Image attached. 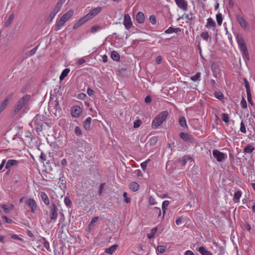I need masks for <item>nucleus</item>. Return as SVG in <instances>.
Listing matches in <instances>:
<instances>
[{"mask_svg": "<svg viewBox=\"0 0 255 255\" xmlns=\"http://www.w3.org/2000/svg\"><path fill=\"white\" fill-rule=\"evenodd\" d=\"M71 151L73 153H87L90 151L92 148L89 143L80 139L75 140L74 143L69 144Z\"/></svg>", "mask_w": 255, "mask_h": 255, "instance_id": "1", "label": "nucleus"}, {"mask_svg": "<svg viewBox=\"0 0 255 255\" xmlns=\"http://www.w3.org/2000/svg\"><path fill=\"white\" fill-rule=\"evenodd\" d=\"M237 42L238 44L239 47L241 51L243 52V56L245 58L249 61L250 60V56L247 49V46L246 42L242 36L239 33H236L235 34Z\"/></svg>", "mask_w": 255, "mask_h": 255, "instance_id": "2", "label": "nucleus"}, {"mask_svg": "<svg viewBox=\"0 0 255 255\" xmlns=\"http://www.w3.org/2000/svg\"><path fill=\"white\" fill-rule=\"evenodd\" d=\"M168 115V112L167 111H164L160 113L152 121L151 127L154 129L157 128L160 126L166 119Z\"/></svg>", "mask_w": 255, "mask_h": 255, "instance_id": "3", "label": "nucleus"}, {"mask_svg": "<svg viewBox=\"0 0 255 255\" xmlns=\"http://www.w3.org/2000/svg\"><path fill=\"white\" fill-rule=\"evenodd\" d=\"M32 122L35 125L36 132L39 134L43 129V122L41 119V116L37 114L32 120Z\"/></svg>", "mask_w": 255, "mask_h": 255, "instance_id": "4", "label": "nucleus"}, {"mask_svg": "<svg viewBox=\"0 0 255 255\" xmlns=\"http://www.w3.org/2000/svg\"><path fill=\"white\" fill-rule=\"evenodd\" d=\"M58 208L54 203H52L50 206V218L52 220H55L57 218Z\"/></svg>", "mask_w": 255, "mask_h": 255, "instance_id": "5", "label": "nucleus"}, {"mask_svg": "<svg viewBox=\"0 0 255 255\" xmlns=\"http://www.w3.org/2000/svg\"><path fill=\"white\" fill-rule=\"evenodd\" d=\"M24 202L30 208L31 213H34L37 209V204L34 200L32 198H28L25 200Z\"/></svg>", "mask_w": 255, "mask_h": 255, "instance_id": "6", "label": "nucleus"}, {"mask_svg": "<svg viewBox=\"0 0 255 255\" xmlns=\"http://www.w3.org/2000/svg\"><path fill=\"white\" fill-rule=\"evenodd\" d=\"M213 156L216 160L220 162H223L225 159V154L217 149L213 151Z\"/></svg>", "mask_w": 255, "mask_h": 255, "instance_id": "7", "label": "nucleus"}, {"mask_svg": "<svg viewBox=\"0 0 255 255\" xmlns=\"http://www.w3.org/2000/svg\"><path fill=\"white\" fill-rule=\"evenodd\" d=\"M179 137L180 138L186 142L190 143H194L195 142L194 138L188 133L181 132L179 133Z\"/></svg>", "mask_w": 255, "mask_h": 255, "instance_id": "8", "label": "nucleus"}, {"mask_svg": "<svg viewBox=\"0 0 255 255\" xmlns=\"http://www.w3.org/2000/svg\"><path fill=\"white\" fill-rule=\"evenodd\" d=\"M82 112V109L79 106H73L71 109V115L73 117H79Z\"/></svg>", "mask_w": 255, "mask_h": 255, "instance_id": "9", "label": "nucleus"}, {"mask_svg": "<svg viewBox=\"0 0 255 255\" xmlns=\"http://www.w3.org/2000/svg\"><path fill=\"white\" fill-rule=\"evenodd\" d=\"M236 17L240 25L243 29H246L248 27V23L243 16L237 14H236Z\"/></svg>", "mask_w": 255, "mask_h": 255, "instance_id": "10", "label": "nucleus"}, {"mask_svg": "<svg viewBox=\"0 0 255 255\" xmlns=\"http://www.w3.org/2000/svg\"><path fill=\"white\" fill-rule=\"evenodd\" d=\"M124 24L127 29H129L132 26V22L128 14L124 15Z\"/></svg>", "mask_w": 255, "mask_h": 255, "instance_id": "11", "label": "nucleus"}, {"mask_svg": "<svg viewBox=\"0 0 255 255\" xmlns=\"http://www.w3.org/2000/svg\"><path fill=\"white\" fill-rule=\"evenodd\" d=\"M177 6L182 10L185 11L188 9V4L185 0H175Z\"/></svg>", "mask_w": 255, "mask_h": 255, "instance_id": "12", "label": "nucleus"}, {"mask_svg": "<svg viewBox=\"0 0 255 255\" xmlns=\"http://www.w3.org/2000/svg\"><path fill=\"white\" fill-rule=\"evenodd\" d=\"M18 163V161L16 160L9 159L7 161L5 167L6 169H8L12 167L17 166Z\"/></svg>", "mask_w": 255, "mask_h": 255, "instance_id": "13", "label": "nucleus"}, {"mask_svg": "<svg viewBox=\"0 0 255 255\" xmlns=\"http://www.w3.org/2000/svg\"><path fill=\"white\" fill-rule=\"evenodd\" d=\"M12 96V94L8 95L3 101H2L0 106L4 110L6 108L7 106L8 105L10 100H11Z\"/></svg>", "mask_w": 255, "mask_h": 255, "instance_id": "14", "label": "nucleus"}, {"mask_svg": "<svg viewBox=\"0 0 255 255\" xmlns=\"http://www.w3.org/2000/svg\"><path fill=\"white\" fill-rule=\"evenodd\" d=\"M119 246L118 245H114L109 248L105 249V253L109 255H112L118 249Z\"/></svg>", "mask_w": 255, "mask_h": 255, "instance_id": "15", "label": "nucleus"}, {"mask_svg": "<svg viewBox=\"0 0 255 255\" xmlns=\"http://www.w3.org/2000/svg\"><path fill=\"white\" fill-rule=\"evenodd\" d=\"M144 15L142 12H138L136 15V20L138 23H143L144 22Z\"/></svg>", "mask_w": 255, "mask_h": 255, "instance_id": "16", "label": "nucleus"}, {"mask_svg": "<svg viewBox=\"0 0 255 255\" xmlns=\"http://www.w3.org/2000/svg\"><path fill=\"white\" fill-rule=\"evenodd\" d=\"M74 11L72 9H70L66 13L64 14L61 18L63 19L65 22L68 21L70 18L73 15Z\"/></svg>", "mask_w": 255, "mask_h": 255, "instance_id": "17", "label": "nucleus"}, {"mask_svg": "<svg viewBox=\"0 0 255 255\" xmlns=\"http://www.w3.org/2000/svg\"><path fill=\"white\" fill-rule=\"evenodd\" d=\"M216 26L215 21L211 17L207 19V22L205 25V27L207 28H210L211 27L215 28Z\"/></svg>", "mask_w": 255, "mask_h": 255, "instance_id": "18", "label": "nucleus"}, {"mask_svg": "<svg viewBox=\"0 0 255 255\" xmlns=\"http://www.w3.org/2000/svg\"><path fill=\"white\" fill-rule=\"evenodd\" d=\"M92 121L91 117H88L83 122V127L86 130L90 129V125Z\"/></svg>", "mask_w": 255, "mask_h": 255, "instance_id": "19", "label": "nucleus"}, {"mask_svg": "<svg viewBox=\"0 0 255 255\" xmlns=\"http://www.w3.org/2000/svg\"><path fill=\"white\" fill-rule=\"evenodd\" d=\"M40 197L43 201V202L45 203L46 205H49L50 204V201L48 197L47 196V194L43 192H41L40 193Z\"/></svg>", "mask_w": 255, "mask_h": 255, "instance_id": "20", "label": "nucleus"}, {"mask_svg": "<svg viewBox=\"0 0 255 255\" xmlns=\"http://www.w3.org/2000/svg\"><path fill=\"white\" fill-rule=\"evenodd\" d=\"M202 255H212V253L204 247H200L197 250Z\"/></svg>", "mask_w": 255, "mask_h": 255, "instance_id": "21", "label": "nucleus"}, {"mask_svg": "<svg viewBox=\"0 0 255 255\" xmlns=\"http://www.w3.org/2000/svg\"><path fill=\"white\" fill-rule=\"evenodd\" d=\"M255 147L251 144H248L244 149V152L245 153H252L255 150Z\"/></svg>", "mask_w": 255, "mask_h": 255, "instance_id": "22", "label": "nucleus"}, {"mask_svg": "<svg viewBox=\"0 0 255 255\" xmlns=\"http://www.w3.org/2000/svg\"><path fill=\"white\" fill-rule=\"evenodd\" d=\"M30 99V96L29 95H25L22 98H21L18 102H21V104L24 106L26 105Z\"/></svg>", "mask_w": 255, "mask_h": 255, "instance_id": "23", "label": "nucleus"}, {"mask_svg": "<svg viewBox=\"0 0 255 255\" xmlns=\"http://www.w3.org/2000/svg\"><path fill=\"white\" fill-rule=\"evenodd\" d=\"M66 22L62 18H60L59 21H58L55 25V31H57L60 29L61 26L64 25Z\"/></svg>", "mask_w": 255, "mask_h": 255, "instance_id": "24", "label": "nucleus"}, {"mask_svg": "<svg viewBox=\"0 0 255 255\" xmlns=\"http://www.w3.org/2000/svg\"><path fill=\"white\" fill-rule=\"evenodd\" d=\"M111 57L113 60L116 61H119L120 60V55L116 51H112L111 52Z\"/></svg>", "mask_w": 255, "mask_h": 255, "instance_id": "25", "label": "nucleus"}, {"mask_svg": "<svg viewBox=\"0 0 255 255\" xmlns=\"http://www.w3.org/2000/svg\"><path fill=\"white\" fill-rule=\"evenodd\" d=\"M23 107V106L21 104V102L18 101L17 103L14 107V109L13 111L14 115H16L17 114H18Z\"/></svg>", "mask_w": 255, "mask_h": 255, "instance_id": "26", "label": "nucleus"}, {"mask_svg": "<svg viewBox=\"0 0 255 255\" xmlns=\"http://www.w3.org/2000/svg\"><path fill=\"white\" fill-rule=\"evenodd\" d=\"M102 10V7H97L96 8H94L91 10L89 12L91 13L92 16L94 17L96 15H97L98 13H99Z\"/></svg>", "mask_w": 255, "mask_h": 255, "instance_id": "27", "label": "nucleus"}, {"mask_svg": "<svg viewBox=\"0 0 255 255\" xmlns=\"http://www.w3.org/2000/svg\"><path fill=\"white\" fill-rule=\"evenodd\" d=\"M14 17V15L13 13H11L8 17L7 20L5 21L4 23V26L6 27H8L11 24L12 21H13Z\"/></svg>", "mask_w": 255, "mask_h": 255, "instance_id": "28", "label": "nucleus"}, {"mask_svg": "<svg viewBox=\"0 0 255 255\" xmlns=\"http://www.w3.org/2000/svg\"><path fill=\"white\" fill-rule=\"evenodd\" d=\"M70 72V69L68 68L65 69L61 74L59 79L60 81H62L68 74Z\"/></svg>", "mask_w": 255, "mask_h": 255, "instance_id": "29", "label": "nucleus"}, {"mask_svg": "<svg viewBox=\"0 0 255 255\" xmlns=\"http://www.w3.org/2000/svg\"><path fill=\"white\" fill-rule=\"evenodd\" d=\"M139 188V185L135 182H132L129 185V188L132 191H136Z\"/></svg>", "mask_w": 255, "mask_h": 255, "instance_id": "30", "label": "nucleus"}, {"mask_svg": "<svg viewBox=\"0 0 255 255\" xmlns=\"http://www.w3.org/2000/svg\"><path fill=\"white\" fill-rule=\"evenodd\" d=\"M190 159V157L188 156H184L181 158L178 159V162L181 163L183 165H185L187 161Z\"/></svg>", "mask_w": 255, "mask_h": 255, "instance_id": "31", "label": "nucleus"}, {"mask_svg": "<svg viewBox=\"0 0 255 255\" xmlns=\"http://www.w3.org/2000/svg\"><path fill=\"white\" fill-rule=\"evenodd\" d=\"M179 123L180 125L183 128H187L186 121L184 117H180L179 119Z\"/></svg>", "mask_w": 255, "mask_h": 255, "instance_id": "32", "label": "nucleus"}, {"mask_svg": "<svg viewBox=\"0 0 255 255\" xmlns=\"http://www.w3.org/2000/svg\"><path fill=\"white\" fill-rule=\"evenodd\" d=\"M220 241L222 243V245H221V244H219V243L216 242V240H213V243L221 251L223 249V247H224L223 245H225V240H220Z\"/></svg>", "mask_w": 255, "mask_h": 255, "instance_id": "33", "label": "nucleus"}, {"mask_svg": "<svg viewBox=\"0 0 255 255\" xmlns=\"http://www.w3.org/2000/svg\"><path fill=\"white\" fill-rule=\"evenodd\" d=\"M216 17L218 24L219 26H221L223 22V17L222 14L220 13H218V14H216Z\"/></svg>", "mask_w": 255, "mask_h": 255, "instance_id": "34", "label": "nucleus"}, {"mask_svg": "<svg viewBox=\"0 0 255 255\" xmlns=\"http://www.w3.org/2000/svg\"><path fill=\"white\" fill-rule=\"evenodd\" d=\"M167 247L165 246H158L156 248V252L160 254L164 253Z\"/></svg>", "mask_w": 255, "mask_h": 255, "instance_id": "35", "label": "nucleus"}, {"mask_svg": "<svg viewBox=\"0 0 255 255\" xmlns=\"http://www.w3.org/2000/svg\"><path fill=\"white\" fill-rule=\"evenodd\" d=\"M169 204V201H167V200L164 201L162 203V209L163 216L164 215V214L165 213L166 210L167 209V207L168 206Z\"/></svg>", "mask_w": 255, "mask_h": 255, "instance_id": "36", "label": "nucleus"}, {"mask_svg": "<svg viewBox=\"0 0 255 255\" xmlns=\"http://www.w3.org/2000/svg\"><path fill=\"white\" fill-rule=\"evenodd\" d=\"M52 105L54 106V109H55V112H57V111H61V108L60 107V105L59 104V102L57 100H55L54 102L52 103Z\"/></svg>", "mask_w": 255, "mask_h": 255, "instance_id": "37", "label": "nucleus"}, {"mask_svg": "<svg viewBox=\"0 0 255 255\" xmlns=\"http://www.w3.org/2000/svg\"><path fill=\"white\" fill-rule=\"evenodd\" d=\"M157 230V228H152V229H151L150 233L149 234H147L148 238L149 239L152 238L153 237L154 235H155V234L156 233Z\"/></svg>", "mask_w": 255, "mask_h": 255, "instance_id": "38", "label": "nucleus"}, {"mask_svg": "<svg viewBox=\"0 0 255 255\" xmlns=\"http://www.w3.org/2000/svg\"><path fill=\"white\" fill-rule=\"evenodd\" d=\"M158 137L157 136H153L151 137L149 139V144L151 146L154 145L157 142Z\"/></svg>", "mask_w": 255, "mask_h": 255, "instance_id": "39", "label": "nucleus"}, {"mask_svg": "<svg viewBox=\"0 0 255 255\" xmlns=\"http://www.w3.org/2000/svg\"><path fill=\"white\" fill-rule=\"evenodd\" d=\"M200 76L201 73L200 72H197L195 75L191 77V79L193 81L200 80Z\"/></svg>", "mask_w": 255, "mask_h": 255, "instance_id": "40", "label": "nucleus"}, {"mask_svg": "<svg viewBox=\"0 0 255 255\" xmlns=\"http://www.w3.org/2000/svg\"><path fill=\"white\" fill-rule=\"evenodd\" d=\"M221 118L223 120V121L226 123H229V117L228 116V115L227 114H225V113H224V114H222L221 115Z\"/></svg>", "mask_w": 255, "mask_h": 255, "instance_id": "41", "label": "nucleus"}, {"mask_svg": "<svg viewBox=\"0 0 255 255\" xmlns=\"http://www.w3.org/2000/svg\"><path fill=\"white\" fill-rule=\"evenodd\" d=\"M243 80L245 83V86L247 92H251L250 84H249L247 79L246 78H243Z\"/></svg>", "mask_w": 255, "mask_h": 255, "instance_id": "42", "label": "nucleus"}, {"mask_svg": "<svg viewBox=\"0 0 255 255\" xmlns=\"http://www.w3.org/2000/svg\"><path fill=\"white\" fill-rule=\"evenodd\" d=\"M243 228L248 231H250L251 230V225L247 222H244L243 223Z\"/></svg>", "mask_w": 255, "mask_h": 255, "instance_id": "43", "label": "nucleus"}, {"mask_svg": "<svg viewBox=\"0 0 255 255\" xmlns=\"http://www.w3.org/2000/svg\"><path fill=\"white\" fill-rule=\"evenodd\" d=\"M101 29V26L99 25H96L92 26L91 28V32L95 33L97 32L98 30Z\"/></svg>", "mask_w": 255, "mask_h": 255, "instance_id": "44", "label": "nucleus"}, {"mask_svg": "<svg viewBox=\"0 0 255 255\" xmlns=\"http://www.w3.org/2000/svg\"><path fill=\"white\" fill-rule=\"evenodd\" d=\"M215 97L219 100H222L224 98V95L221 92H215Z\"/></svg>", "mask_w": 255, "mask_h": 255, "instance_id": "45", "label": "nucleus"}, {"mask_svg": "<svg viewBox=\"0 0 255 255\" xmlns=\"http://www.w3.org/2000/svg\"><path fill=\"white\" fill-rule=\"evenodd\" d=\"M242 192L240 191L236 192L234 194V200H239L241 197Z\"/></svg>", "mask_w": 255, "mask_h": 255, "instance_id": "46", "label": "nucleus"}, {"mask_svg": "<svg viewBox=\"0 0 255 255\" xmlns=\"http://www.w3.org/2000/svg\"><path fill=\"white\" fill-rule=\"evenodd\" d=\"M56 14L55 13V12L52 11L50 13L49 16L47 18V21L48 22H51Z\"/></svg>", "mask_w": 255, "mask_h": 255, "instance_id": "47", "label": "nucleus"}, {"mask_svg": "<svg viewBox=\"0 0 255 255\" xmlns=\"http://www.w3.org/2000/svg\"><path fill=\"white\" fill-rule=\"evenodd\" d=\"M142 124V122L140 120L137 119L135 120L133 123L134 128H138Z\"/></svg>", "mask_w": 255, "mask_h": 255, "instance_id": "48", "label": "nucleus"}, {"mask_svg": "<svg viewBox=\"0 0 255 255\" xmlns=\"http://www.w3.org/2000/svg\"><path fill=\"white\" fill-rule=\"evenodd\" d=\"M75 132L77 136H80L82 135V130L79 127H76L75 128Z\"/></svg>", "mask_w": 255, "mask_h": 255, "instance_id": "49", "label": "nucleus"}, {"mask_svg": "<svg viewBox=\"0 0 255 255\" xmlns=\"http://www.w3.org/2000/svg\"><path fill=\"white\" fill-rule=\"evenodd\" d=\"M149 161L150 159H148L146 161L140 164L141 167L143 170L145 171L146 169L147 164Z\"/></svg>", "mask_w": 255, "mask_h": 255, "instance_id": "50", "label": "nucleus"}, {"mask_svg": "<svg viewBox=\"0 0 255 255\" xmlns=\"http://www.w3.org/2000/svg\"><path fill=\"white\" fill-rule=\"evenodd\" d=\"M200 36L204 40H207L209 37L208 32H203L200 34Z\"/></svg>", "mask_w": 255, "mask_h": 255, "instance_id": "51", "label": "nucleus"}, {"mask_svg": "<svg viewBox=\"0 0 255 255\" xmlns=\"http://www.w3.org/2000/svg\"><path fill=\"white\" fill-rule=\"evenodd\" d=\"M83 24L82 21H81L80 19L78 20V21H77L74 25L73 28L74 29H76L78 28L79 27H80L81 25Z\"/></svg>", "mask_w": 255, "mask_h": 255, "instance_id": "52", "label": "nucleus"}, {"mask_svg": "<svg viewBox=\"0 0 255 255\" xmlns=\"http://www.w3.org/2000/svg\"><path fill=\"white\" fill-rule=\"evenodd\" d=\"M247 99L249 102V103L252 105H254V103L253 102L252 99V94L251 92H247Z\"/></svg>", "mask_w": 255, "mask_h": 255, "instance_id": "53", "label": "nucleus"}, {"mask_svg": "<svg viewBox=\"0 0 255 255\" xmlns=\"http://www.w3.org/2000/svg\"><path fill=\"white\" fill-rule=\"evenodd\" d=\"M1 218L6 223L11 224L14 222L11 219L7 218L5 216H2Z\"/></svg>", "mask_w": 255, "mask_h": 255, "instance_id": "54", "label": "nucleus"}, {"mask_svg": "<svg viewBox=\"0 0 255 255\" xmlns=\"http://www.w3.org/2000/svg\"><path fill=\"white\" fill-rule=\"evenodd\" d=\"M38 45L34 47L32 49H31L28 53V56L29 57L33 56L36 52V50L38 48Z\"/></svg>", "mask_w": 255, "mask_h": 255, "instance_id": "55", "label": "nucleus"}, {"mask_svg": "<svg viewBox=\"0 0 255 255\" xmlns=\"http://www.w3.org/2000/svg\"><path fill=\"white\" fill-rule=\"evenodd\" d=\"M240 131L243 133H246V126L243 121L241 123Z\"/></svg>", "mask_w": 255, "mask_h": 255, "instance_id": "56", "label": "nucleus"}, {"mask_svg": "<svg viewBox=\"0 0 255 255\" xmlns=\"http://www.w3.org/2000/svg\"><path fill=\"white\" fill-rule=\"evenodd\" d=\"M241 105L242 107L244 109L247 108V104L244 97H242V99L241 102Z\"/></svg>", "mask_w": 255, "mask_h": 255, "instance_id": "57", "label": "nucleus"}, {"mask_svg": "<svg viewBox=\"0 0 255 255\" xmlns=\"http://www.w3.org/2000/svg\"><path fill=\"white\" fill-rule=\"evenodd\" d=\"M64 203L67 206H70L72 204V202L68 197H65Z\"/></svg>", "mask_w": 255, "mask_h": 255, "instance_id": "58", "label": "nucleus"}, {"mask_svg": "<svg viewBox=\"0 0 255 255\" xmlns=\"http://www.w3.org/2000/svg\"><path fill=\"white\" fill-rule=\"evenodd\" d=\"M149 21L153 24H155L156 22V17L154 15H151L149 16Z\"/></svg>", "mask_w": 255, "mask_h": 255, "instance_id": "59", "label": "nucleus"}, {"mask_svg": "<svg viewBox=\"0 0 255 255\" xmlns=\"http://www.w3.org/2000/svg\"><path fill=\"white\" fill-rule=\"evenodd\" d=\"M0 206L5 213H9L10 212L9 209H8V208L5 204H0Z\"/></svg>", "mask_w": 255, "mask_h": 255, "instance_id": "60", "label": "nucleus"}, {"mask_svg": "<svg viewBox=\"0 0 255 255\" xmlns=\"http://www.w3.org/2000/svg\"><path fill=\"white\" fill-rule=\"evenodd\" d=\"M7 238H11L12 239H22L21 238H19L17 235L15 234L11 235L10 234L8 235V236L6 237Z\"/></svg>", "mask_w": 255, "mask_h": 255, "instance_id": "61", "label": "nucleus"}, {"mask_svg": "<svg viewBox=\"0 0 255 255\" xmlns=\"http://www.w3.org/2000/svg\"><path fill=\"white\" fill-rule=\"evenodd\" d=\"M127 196H128V193L127 192H124L123 193V196L125 198V200H124L125 202L127 203H129L130 202L131 200L129 198H128L127 197Z\"/></svg>", "mask_w": 255, "mask_h": 255, "instance_id": "62", "label": "nucleus"}, {"mask_svg": "<svg viewBox=\"0 0 255 255\" xmlns=\"http://www.w3.org/2000/svg\"><path fill=\"white\" fill-rule=\"evenodd\" d=\"M105 185H106V184L105 183H101V185H100L99 188V190H98L99 194L100 195H102L103 188H104Z\"/></svg>", "mask_w": 255, "mask_h": 255, "instance_id": "63", "label": "nucleus"}, {"mask_svg": "<svg viewBox=\"0 0 255 255\" xmlns=\"http://www.w3.org/2000/svg\"><path fill=\"white\" fill-rule=\"evenodd\" d=\"M152 101V98L150 95L147 96L144 99V102L146 104H150Z\"/></svg>", "mask_w": 255, "mask_h": 255, "instance_id": "64", "label": "nucleus"}]
</instances>
